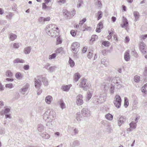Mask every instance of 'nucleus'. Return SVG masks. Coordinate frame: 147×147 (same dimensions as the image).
I'll return each mask as SVG.
<instances>
[{
    "mask_svg": "<svg viewBox=\"0 0 147 147\" xmlns=\"http://www.w3.org/2000/svg\"><path fill=\"white\" fill-rule=\"evenodd\" d=\"M134 80L136 82H138L140 81V77L139 76H135L134 77Z\"/></svg>",
    "mask_w": 147,
    "mask_h": 147,
    "instance_id": "44",
    "label": "nucleus"
},
{
    "mask_svg": "<svg viewBox=\"0 0 147 147\" xmlns=\"http://www.w3.org/2000/svg\"><path fill=\"white\" fill-rule=\"evenodd\" d=\"M41 136L45 139H48L50 136L46 132L40 134Z\"/></svg>",
    "mask_w": 147,
    "mask_h": 147,
    "instance_id": "26",
    "label": "nucleus"
},
{
    "mask_svg": "<svg viewBox=\"0 0 147 147\" xmlns=\"http://www.w3.org/2000/svg\"><path fill=\"white\" fill-rule=\"evenodd\" d=\"M124 121H125V120L124 117L123 116H121L119 120L118 121V125L120 127L122 124L124 123Z\"/></svg>",
    "mask_w": 147,
    "mask_h": 147,
    "instance_id": "20",
    "label": "nucleus"
},
{
    "mask_svg": "<svg viewBox=\"0 0 147 147\" xmlns=\"http://www.w3.org/2000/svg\"><path fill=\"white\" fill-rule=\"evenodd\" d=\"M5 131L4 129L0 128V134H5Z\"/></svg>",
    "mask_w": 147,
    "mask_h": 147,
    "instance_id": "64",
    "label": "nucleus"
},
{
    "mask_svg": "<svg viewBox=\"0 0 147 147\" xmlns=\"http://www.w3.org/2000/svg\"><path fill=\"white\" fill-rule=\"evenodd\" d=\"M16 78L18 80H21L23 77V75L19 72H18L15 74Z\"/></svg>",
    "mask_w": 147,
    "mask_h": 147,
    "instance_id": "30",
    "label": "nucleus"
},
{
    "mask_svg": "<svg viewBox=\"0 0 147 147\" xmlns=\"http://www.w3.org/2000/svg\"><path fill=\"white\" fill-rule=\"evenodd\" d=\"M50 19H39V22L41 24H45V22L46 21H49Z\"/></svg>",
    "mask_w": 147,
    "mask_h": 147,
    "instance_id": "36",
    "label": "nucleus"
},
{
    "mask_svg": "<svg viewBox=\"0 0 147 147\" xmlns=\"http://www.w3.org/2000/svg\"><path fill=\"white\" fill-rule=\"evenodd\" d=\"M129 125L131 128L134 129L136 128V124L134 121H132L129 123Z\"/></svg>",
    "mask_w": 147,
    "mask_h": 147,
    "instance_id": "33",
    "label": "nucleus"
},
{
    "mask_svg": "<svg viewBox=\"0 0 147 147\" xmlns=\"http://www.w3.org/2000/svg\"><path fill=\"white\" fill-rule=\"evenodd\" d=\"M58 29L59 28L55 25L51 24H48L45 30L46 33L50 36L56 37L59 35V33L56 30Z\"/></svg>",
    "mask_w": 147,
    "mask_h": 147,
    "instance_id": "2",
    "label": "nucleus"
},
{
    "mask_svg": "<svg viewBox=\"0 0 147 147\" xmlns=\"http://www.w3.org/2000/svg\"><path fill=\"white\" fill-rule=\"evenodd\" d=\"M115 86L113 85L112 84H111V85L110 86V90L111 94H113L114 92Z\"/></svg>",
    "mask_w": 147,
    "mask_h": 147,
    "instance_id": "43",
    "label": "nucleus"
},
{
    "mask_svg": "<svg viewBox=\"0 0 147 147\" xmlns=\"http://www.w3.org/2000/svg\"><path fill=\"white\" fill-rule=\"evenodd\" d=\"M91 27H88L86 25H84L83 26V29L82 30L83 31H84L86 30L90 31L91 30Z\"/></svg>",
    "mask_w": 147,
    "mask_h": 147,
    "instance_id": "35",
    "label": "nucleus"
},
{
    "mask_svg": "<svg viewBox=\"0 0 147 147\" xmlns=\"http://www.w3.org/2000/svg\"><path fill=\"white\" fill-rule=\"evenodd\" d=\"M98 36L96 35H93L92 36L90 40L92 41H95L97 39Z\"/></svg>",
    "mask_w": 147,
    "mask_h": 147,
    "instance_id": "52",
    "label": "nucleus"
},
{
    "mask_svg": "<svg viewBox=\"0 0 147 147\" xmlns=\"http://www.w3.org/2000/svg\"><path fill=\"white\" fill-rule=\"evenodd\" d=\"M55 66H50V64L49 63H47L45 66V68L50 72L54 71L55 70Z\"/></svg>",
    "mask_w": 147,
    "mask_h": 147,
    "instance_id": "15",
    "label": "nucleus"
},
{
    "mask_svg": "<svg viewBox=\"0 0 147 147\" xmlns=\"http://www.w3.org/2000/svg\"><path fill=\"white\" fill-rule=\"evenodd\" d=\"M102 12L101 11H99L98 12V14H97V16L98 17V18H102Z\"/></svg>",
    "mask_w": 147,
    "mask_h": 147,
    "instance_id": "57",
    "label": "nucleus"
},
{
    "mask_svg": "<svg viewBox=\"0 0 147 147\" xmlns=\"http://www.w3.org/2000/svg\"><path fill=\"white\" fill-rule=\"evenodd\" d=\"M141 90L143 93L146 94V90L145 86H142L141 88Z\"/></svg>",
    "mask_w": 147,
    "mask_h": 147,
    "instance_id": "62",
    "label": "nucleus"
},
{
    "mask_svg": "<svg viewBox=\"0 0 147 147\" xmlns=\"http://www.w3.org/2000/svg\"><path fill=\"white\" fill-rule=\"evenodd\" d=\"M70 144L71 146H77L80 145V142L78 140H75Z\"/></svg>",
    "mask_w": 147,
    "mask_h": 147,
    "instance_id": "18",
    "label": "nucleus"
},
{
    "mask_svg": "<svg viewBox=\"0 0 147 147\" xmlns=\"http://www.w3.org/2000/svg\"><path fill=\"white\" fill-rule=\"evenodd\" d=\"M86 21V19H83L82 20L80 21L79 25H76L75 27L76 28H77L79 27V26H81Z\"/></svg>",
    "mask_w": 147,
    "mask_h": 147,
    "instance_id": "37",
    "label": "nucleus"
},
{
    "mask_svg": "<svg viewBox=\"0 0 147 147\" xmlns=\"http://www.w3.org/2000/svg\"><path fill=\"white\" fill-rule=\"evenodd\" d=\"M131 54L136 57H138V55L135 49H133L132 50Z\"/></svg>",
    "mask_w": 147,
    "mask_h": 147,
    "instance_id": "49",
    "label": "nucleus"
},
{
    "mask_svg": "<svg viewBox=\"0 0 147 147\" xmlns=\"http://www.w3.org/2000/svg\"><path fill=\"white\" fill-rule=\"evenodd\" d=\"M102 44L104 45L105 46L107 47L109 46V41H103L102 42Z\"/></svg>",
    "mask_w": 147,
    "mask_h": 147,
    "instance_id": "58",
    "label": "nucleus"
},
{
    "mask_svg": "<svg viewBox=\"0 0 147 147\" xmlns=\"http://www.w3.org/2000/svg\"><path fill=\"white\" fill-rule=\"evenodd\" d=\"M37 129L38 131L42 132L44 131V127L42 124H38L37 125Z\"/></svg>",
    "mask_w": 147,
    "mask_h": 147,
    "instance_id": "29",
    "label": "nucleus"
},
{
    "mask_svg": "<svg viewBox=\"0 0 147 147\" xmlns=\"http://www.w3.org/2000/svg\"><path fill=\"white\" fill-rule=\"evenodd\" d=\"M83 4V0H78L77 5V7L79 8Z\"/></svg>",
    "mask_w": 147,
    "mask_h": 147,
    "instance_id": "41",
    "label": "nucleus"
},
{
    "mask_svg": "<svg viewBox=\"0 0 147 147\" xmlns=\"http://www.w3.org/2000/svg\"><path fill=\"white\" fill-rule=\"evenodd\" d=\"M129 24L127 19H123L122 22L121 24V26L123 28H125V30H127Z\"/></svg>",
    "mask_w": 147,
    "mask_h": 147,
    "instance_id": "14",
    "label": "nucleus"
},
{
    "mask_svg": "<svg viewBox=\"0 0 147 147\" xmlns=\"http://www.w3.org/2000/svg\"><path fill=\"white\" fill-rule=\"evenodd\" d=\"M143 74L144 76L146 78L147 77V67H145V70L144 71Z\"/></svg>",
    "mask_w": 147,
    "mask_h": 147,
    "instance_id": "60",
    "label": "nucleus"
},
{
    "mask_svg": "<svg viewBox=\"0 0 147 147\" xmlns=\"http://www.w3.org/2000/svg\"><path fill=\"white\" fill-rule=\"evenodd\" d=\"M59 103L62 109H63L65 108V104L62 100L60 99L59 101Z\"/></svg>",
    "mask_w": 147,
    "mask_h": 147,
    "instance_id": "27",
    "label": "nucleus"
},
{
    "mask_svg": "<svg viewBox=\"0 0 147 147\" xmlns=\"http://www.w3.org/2000/svg\"><path fill=\"white\" fill-rule=\"evenodd\" d=\"M63 12L64 16H67V17H73L75 14V11L74 10H73L70 13L68 12V11L65 9H64L63 10Z\"/></svg>",
    "mask_w": 147,
    "mask_h": 147,
    "instance_id": "10",
    "label": "nucleus"
},
{
    "mask_svg": "<svg viewBox=\"0 0 147 147\" xmlns=\"http://www.w3.org/2000/svg\"><path fill=\"white\" fill-rule=\"evenodd\" d=\"M13 62L14 63H23L25 62L22 59H20V58H17L16 59L13 61Z\"/></svg>",
    "mask_w": 147,
    "mask_h": 147,
    "instance_id": "28",
    "label": "nucleus"
},
{
    "mask_svg": "<svg viewBox=\"0 0 147 147\" xmlns=\"http://www.w3.org/2000/svg\"><path fill=\"white\" fill-rule=\"evenodd\" d=\"M62 42V40L59 37L57 38V41L56 42V45H58L61 44Z\"/></svg>",
    "mask_w": 147,
    "mask_h": 147,
    "instance_id": "50",
    "label": "nucleus"
},
{
    "mask_svg": "<svg viewBox=\"0 0 147 147\" xmlns=\"http://www.w3.org/2000/svg\"><path fill=\"white\" fill-rule=\"evenodd\" d=\"M105 117L107 120L111 121L113 119V116L111 114L108 113L105 115Z\"/></svg>",
    "mask_w": 147,
    "mask_h": 147,
    "instance_id": "31",
    "label": "nucleus"
},
{
    "mask_svg": "<svg viewBox=\"0 0 147 147\" xmlns=\"http://www.w3.org/2000/svg\"><path fill=\"white\" fill-rule=\"evenodd\" d=\"M42 76H38L34 78V86L36 88H39L41 86Z\"/></svg>",
    "mask_w": 147,
    "mask_h": 147,
    "instance_id": "8",
    "label": "nucleus"
},
{
    "mask_svg": "<svg viewBox=\"0 0 147 147\" xmlns=\"http://www.w3.org/2000/svg\"><path fill=\"white\" fill-rule=\"evenodd\" d=\"M82 116L80 115V112L77 113L76 114V119L78 121H80L82 119Z\"/></svg>",
    "mask_w": 147,
    "mask_h": 147,
    "instance_id": "32",
    "label": "nucleus"
},
{
    "mask_svg": "<svg viewBox=\"0 0 147 147\" xmlns=\"http://www.w3.org/2000/svg\"><path fill=\"white\" fill-rule=\"evenodd\" d=\"M100 88L101 90L103 91V92H105L107 91L108 89V86L105 84H104L102 85L101 86Z\"/></svg>",
    "mask_w": 147,
    "mask_h": 147,
    "instance_id": "25",
    "label": "nucleus"
},
{
    "mask_svg": "<svg viewBox=\"0 0 147 147\" xmlns=\"http://www.w3.org/2000/svg\"><path fill=\"white\" fill-rule=\"evenodd\" d=\"M69 63L71 67H73L75 65V63L74 61L70 58H69Z\"/></svg>",
    "mask_w": 147,
    "mask_h": 147,
    "instance_id": "40",
    "label": "nucleus"
},
{
    "mask_svg": "<svg viewBox=\"0 0 147 147\" xmlns=\"http://www.w3.org/2000/svg\"><path fill=\"white\" fill-rule=\"evenodd\" d=\"M93 51L92 50H90L89 51L88 53V59H90L92 57V54Z\"/></svg>",
    "mask_w": 147,
    "mask_h": 147,
    "instance_id": "47",
    "label": "nucleus"
},
{
    "mask_svg": "<svg viewBox=\"0 0 147 147\" xmlns=\"http://www.w3.org/2000/svg\"><path fill=\"white\" fill-rule=\"evenodd\" d=\"M93 99L94 103L96 105L100 104L104 101V97L100 94L95 96Z\"/></svg>",
    "mask_w": 147,
    "mask_h": 147,
    "instance_id": "4",
    "label": "nucleus"
},
{
    "mask_svg": "<svg viewBox=\"0 0 147 147\" xmlns=\"http://www.w3.org/2000/svg\"><path fill=\"white\" fill-rule=\"evenodd\" d=\"M70 88V86L69 85H66L63 86L62 87V89L64 91H67Z\"/></svg>",
    "mask_w": 147,
    "mask_h": 147,
    "instance_id": "34",
    "label": "nucleus"
},
{
    "mask_svg": "<svg viewBox=\"0 0 147 147\" xmlns=\"http://www.w3.org/2000/svg\"><path fill=\"white\" fill-rule=\"evenodd\" d=\"M4 88L1 83L0 82V91L2 92L4 90Z\"/></svg>",
    "mask_w": 147,
    "mask_h": 147,
    "instance_id": "63",
    "label": "nucleus"
},
{
    "mask_svg": "<svg viewBox=\"0 0 147 147\" xmlns=\"http://www.w3.org/2000/svg\"><path fill=\"white\" fill-rule=\"evenodd\" d=\"M114 29L113 28H111V29L110 32H109V34L110 36H107L108 38H109L110 37V38L112 36L113 34H114Z\"/></svg>",
    "mask_w": 147,
    "mask_h": 147,
    "instance_id": "55",
    "label": "nucleus"
},
{
    "mask_svg": "<svg viewBox=\"0 0 147 147\" xmlns=\"http://www.w3.org/2000/svg\"><path fill=\"white\" fill-rule=\"evenodd\" d=\"M82 96L81 94L78 95L76 97V103L78 105L80 106L83 103L82 100Z\"/></svg>",
    "mask_w": 147,
    "mask_h": 147,
    "instance_id": "11",
    "label": "nucleus"
},
{
    "mask_svg": "<svg viewBox=\"0 0 147 147\" xmlns=\"http://www.w3.org/2000/svg\"><path fill=\"white\" fill-rule=\"evenodd\" d=\"M81 77V75L78 73H75L74 76V80L75 82H77Z\"/></svg>",
    "mask_w": 147,
    "mask_h": 147,
    "instance_id": "22",
    "label": "nucleus"
},
{
    "mask_svg": "<svg viewBox=\"0 0 147 147\" xmlns=\"http://www.w3.org/2000/svg\"><path fill=\"white\" fill-rule=\"evenodd\" d=\"M56 56V54L55 53H53L51 55H50L49 56V60H52L55 58Z\"/></svg>",
    "mask_w": 147,
    "mask_h": 147,
    "instance_id": "42",
    "label": "nucleus"
},
{
    "mask_svg": "<svg viewBox=\"0 0 147 147\" xmlns=\"http://www.w3.org/2000/svg\"><path fill=\"white\" fill-rule=\"evenodd\" d=\"M13 46L14 48L17 49L19 47V44L18 43H15L13 44Z\"/></svg>",
    "mask_w": 147,
    "mask_h": 147,
    "instance_id": "59",
    "label": "nucleus"
},
{
    "mask_svg": "<svg viewBox=\"0 0 147 147\" xmlns=\"http://www.w3.org/2000/svg\"><path fill=\"white\" fill-rule=\"evenodd\" d=\"M17 37V35L13 33H10L9 35V40L12 41L16 39Z\"/></svg>",
    "mask_w": 147,
    "mask_h": 147,
    "instance_id": "23",
    "label": "nucleus"
},
{
    "mask_svg": "<svg viewBox=\"0 0 147 147\" xmlns=\"http://www.w3.org/2000/svg\"><path fill=\"white\" fill-rule=\"evenodd\" d=\"M111 84H115L117 86L120 87L121 86L122 81L121 78L119 77L113 78L111 81Z\"/></svg>",
    "mask_w": 147,
    "mask_h": 147,
    "instance_id": "5",
    "label": "nucleus"
},
{
    "mask_svg": "<svg viewBox=\"0 0 147 147\" xmlns=\"http://www.w3.org/2000/svg\"><path fill=\"white\" fill-rule=\"evenodd\" d=\"M92 93H93L92 92H88L87 96V100H89L91 98Z\"/></svg>",
    "mask_w": 147,
    "mask_h": 147,
    "instance_id": "39",
    "label": "nucleus"
},
{
    "mask_svg": "<svg viewBox=\"0 0 147 147\" xmlns=\"http://www.w3.org/2000/svg\"><path fill=\"white\" fill-rule=\"evenodd\" d=\"M80 87L84 90H87L88 88H91V85L90 82L88 81L86 79L82 80L80 85Z\"/></svg>",
    "mask_w": 147,
    "mask_h": 147,
    "instance_id": "3",
    "label": "nucleus"
},
{
    "mask_svg": "<svg viewBox=\"0 0 147 147\" xmlns=\"http://www.w3.org/2000/svg\"><path fill=\"white\" fill-rule=\"evenodd\" d=\"M30 87V84H26L21 88V92L23 94H24Z\"/></svg>",
    "mask_w": 147,
    "mask_h": 147,
    "instance_id": "16",
    "label": "nucleus"
},
{
    "mask_svg": "<svg viewBox=\"0 0 147 147\" xmlns=\"http://www.w3.org/2000/svg\"><path fill=\"white\" fill-rule=\"evenodd\" d=\"M124 59L127 61H129L130 59L129 52V51H127L124 54Z\"/></svg>",
    "mask_w": 147,
    "mask_h": 147,
    "instance_id": "17",
    "label": "nucleus"
},
{
    "mask_svg": "<svg viewBox=\"0 0 147 147\" xmlns=\"http://www.w3.org/2000/svg\"><path fill=\"white\" fill-rule=\"evenodd\" d=\"M115 100L113 103L115 106L117 108H120L121 102V99L120 96L117 95L115 97Z\"/></svg>",
    "mask_w": 147,
    "mask_h": 147,
    "instance_id": "7",
    "label": "nucleus"
},
{
    "mask_svg": "<svg viewBox=\"0 0 147 147\" xmlns=\"http://www.w3.org/2000/svg\"><path fill=\"white\" fill-rule=\"evenodd\" d=\"M53 98L52 96H51L49 95L46 97L45 101L47 104H49L53 100Z\"/></svg>",
    "mask_w": 147,
    "mask_h": 147,
    "instance_id": "21",
    "label": "nucleus"
},
{
    "mask_svg": "<svg viewBox=\"0 0 147 147\" xmlns=\"http://www.w3.org/2000/svg\"><path fill=\"white\" fill-rule=\"evenodd\" d=\"M56 115L55 112L50 109L47 110L43 115V119L47 123H51L52 125V121L55 119Z\"/></svg>",
    "mask_w": 147,
    "mask_h": 147,
    "instance_id": "1",
    "label": "nucleus"
},
{
    "mask_svg": "<svg viewBox=\"0 0 147 147\" xmlns=\"http://www.w3.org/2000/svg\"><path fill=\"white\" fill-rule=\"evenodd\" d=\"M81 113L82 115L84 117H89L90 115V111L86 108H83L82 109L81 111Z\"/></svg>",
    "mask_w": 147,
    "mask_h": 147,
    "instance_id": "13",
    "label": "nucleus"
},
{
    "mask_svg": "<svg viewBox=\"0 0 147 147\" xmlns=\"http://www.w3.org/2000/svg\"><path fill=\"white\" fill-rule=\"evenodd\" d=\"M6 75L8 77H11L13 74L10 71L8 70L6 72Z\"/></svg>",
    "mask_w": 147,
    "mask_h": 147,
    "instance_id": "48",
    "label": "nucleus"
},
{
    "mask_svg": "<svg viewBox=\"0 0 147 147\" xmlns=\"http://www.w3.org/2000/svg\"><path fill=\"white\" fill-rule=\"evenodd\" d=\"M10 110L9 108H5L4 110H3L0 112V114L1 115H5V119L7 118H11V116H10Z\"/></svg>",
    "mask_w": 147,
    "mask_h": 147,
    "instance_id": "6",
    "label": "nucleus"
},
{
    "mask_svg": "<svg viewBox=\"0 0 147 147\" xmlns=\"http://www.w3.org/2000/svg\"><path fill=\"white\" fill-rule=\"evenodd\" d=\"M140 48L141 51L144 54H145L146 53V47L143 42H141L140 44Z\"/></svg>",
    "mask_w": 147,
    "mask_h": 147,
    "instance_id": "12",
    "label": "nucleus"
},
{
    "mask_svg": "<svg viewBox=\"0 0 147 147\" xmlns=\"http://www.w3.org/2000/svg\"><path fill=\"white\" fill-rule=\"evenodd\" d=\"M133 14L135 18H139L140 17V15L138 12L137 11H134Z\"/></svg>",
    "mask_w": 147,
    "mask_h": 147,
    "instance_id": "45",
    "label": "nucleus"
},
{
    "mask_svg": "<svg viewBox=\"0 0 147 147\" xmlns=\"http://www.w3.org/2000/svg\"><path fill=\"white\" fill-rule=\"evenodd\" d=\"M80 46L79 44L77 42H74L72 44L71 47L74 54H76L79 51Z\"/></svg>",
    "mask_w": 147,
    "mask_h": 147,
    "instance_id": "9",
    "label": "nucleus"
},
{
    "mask_svg": "<svg viewBox=\"0 0 147 147\" xmlns=\"http://www.w3.org/2000/svg\"><path fill=\"white\" fill-rule=\"evenodd\" d=\"M103 24L102 22H100L98 24L96 31L97 32H101V30L102 28Z\"/></svg>",
    "mask_w": 147,
    "mask_h": 147,
    "instance_id": "19",
    "label": "nucleus"
},
{
    "mask_svg": "<svg viewBox=\"0 0 147 147\" xmlns=\"http://www.w3.org/2000/svg\"><path fill=\"white\" fill-rule=\"evenodd\" d=\"M41 80L42 82H43L44 85L46 86L48 84V82L47 81V80L46 78L43 77L42 76Z\"/></svg>",
    "mask_w": 147,
    "mask_h": 147,
    "instance_id": "38",
    "label": "nucleus"
},
{
    "mask_svg": "<svg viewBox=\"0 0 147 147\" xmlns=\"http://www.w3.org/2000/svg\"><path fill=\"white\" fill-rule=\"evenodd\" d=\"M32 48L30 47H25L24 49V52L26 54H29L31 51Z\"/></svg>",
    "mask_w": 147,
    "mask_h": 147,
    "instance_id": "24",
    "label": "nucleus"
},
{
    "mask_svg": "<svg viewBox=\"0 0 147 147\" xmlns=\"http://www.w3.org/2000/svg\"><path fill=\"white\" fill-rule=\"evenodd\" d=\"M128 100L126 97L124 98V105L125 107H127L128 105Z\"/></svg>",
    "mask_w": 147,
    "mask_h": 147,
    "instance_id": "51",
    "label": "nucleus"
},
{
    "mask_svg": "<svg viewBox=\"0 0 147 147\" xmlns=\"http://www.w3.org/2000/svg\"><path fill=\"white\" fill-rule=\"evenodd\" d=\"M96 5L98 8L101 7L102 5L101 1H100L98 0L96 2Z\"/></svg>",
    "mask_w": 147,
    "mask_h": 147,
    "instance_id": "54",
    "label": "nucleus"
},
{
    "mask_svg": "<svg viewBox=\"0 0 147 147\" xmlns=\"http://www.w3.org/2000/svg\"><path fill=\"white\" fill-rule=\"evenodd\" d=\"M106 128L107 130L109 132H111L113 130L110 125H107L106 127Z\"/></svg>",
    "mask_w": 147,
    "mask_h": 147,
    "instance_id": "46",
    "label": "nucleus"
},
{
    "mask_svg": "<svg viewBox=\"0 0 147 147\" xmlns=\"http://www.w3.org/2000/svg\"><path fill=\"white\" fill-rule=\"evenodd\" d=\"M5 86L6 88H8L9 89H11L14 87V86L11 83L7 84L5 85Z\"/></svg>",
    "mask_w": 147,
    "mask_h": 147,
    "instance_id": "53",
    "label": "nucleus"
},
{
    "mask_svg": "<svg viewBox=\"0 0 147 147\" xmlns=\"http://www.w3.org/2000/svg\"><path fill=\"white\" fill-rule=\"evenodd\" d=\"M70 34L73 36H75L76 35V31L74 30H71L70 31Z\"/></svg>",
    "mask_w": 147,
    "mask_h": 147,
    "instance_id": "61",
    "label": "nucleus"
},
{
    "mask_svg": "<svg viewBox=\"0 0 147 147\" xmlns=\"http://www.w3.org/2000/svg\"><path fill=\"white\" fill-rule=\"evenodd\" d=\"M63 48L62 47H59L56 49V52L57 53H59L63 51Z\"/></svg>",
    "mask_w": 147,
    "mask_h": 147,
    "instance_id": "56",
    "label": "nucleus"
}]
</instances>
